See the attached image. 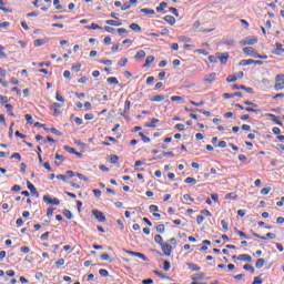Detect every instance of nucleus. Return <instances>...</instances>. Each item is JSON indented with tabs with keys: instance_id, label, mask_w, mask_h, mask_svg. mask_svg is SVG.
<instances>
[{
	"instance_id": "nucleus-14",
	"label": "nucleus",
	"mask_w": 284,
	"mask_h": 284,
	"mask_svg": "<svg viewBox=\"0 0 284 284\" xmlns=\"http://www.w3.org/2000/svg\"><path fill=\"white\" fill-rule=\"evenodd\" d=\"M128 254H130V256H136L138 258H141L142 261H148V257L143 253L129 251Z\"/></svg>"
},
{
	"instance_id": "nucleus-46",
	"label": "nucleus",
	"mask_w": 284,
	"mask_h": 284,
	"mask_svg": "<svg viewBox=\"0 0 284 284\" xmlns=\"http://www.w3.org/2000/svg\"><path fill=\"white\" fill-rule=\"evenodd\" d=\"M88 30H101V27L97 23H91V26L87 27Z\"/></svg>"
},
{
	"instance_id": "nucleus-3",
	"label": "nucleus",
	"mask_w": 284,
	"mask_h": 284,
	"mask_svg": "<svg viewBox=\"0 0 284 284\" xmlns=\"http://www.w3.org/2000/svg\"><path fill=\"white\" fill-rule=\"evenodd\" d=\"M243 53L247 54L248 57H253L254 59H256V57H261V54H258L256 49H254L253 47L243 48Z\"/></svg>"
},
{
	"instance_id": "nucleus-27",
	"label": "nucleus",
	"mask_w": 284,
	"mask_h": 284,
	"mask_svg": "<svg viewBox=\"0 0 284 284\" xmlns=\"http://www.w3.org/2000/svg\"><path fill=\"white\" fill-rule=\"evenodd\" d=\"M184 183H186V185H196V179H194V178H186L185 180H184Z\"/></svg>"
},
{
	"instance_id": "nucleus-59",
	"label": "nucleus",
	"mask_w": 284,
	"mask_h": 284,
	"mask_svg": "<svg viewBox=\"0 0 284 284\" xmlns=\"http://www.w3.org/2000/svg\"><path fill=\"white\" fill-rule=\"evenodd\" d=\"M252 284H263V280L260 276L254 277V281Z\"/></svg>"
},
{
	"instance_id": "nucleus-20",
	"label": "nucleus",
	"mask_w": 284,
	"mask_h": 284,
	"mask_svg": "<svg viewBox=\"0 0 284 284\" xmlns=\"http://www.w3.org/2000/svg\"><path fill=\"white\" fill-rule=\"evenodd\" d=\"M105 23H106V26H113L115 28L123 26V23L121 21H115V20H106Z\"/></svg>"
},
{
	"instance_id": "nucleus-16",
	"label": "nucleus",
	"mask_w": 284,
	"mask_h": 284,
	"mask_svg": "<svg viewBox=\"0 0 284 284\" xmlns=\"http://www.w3.org/2000/svg\"><path fill=\"white\" fill-rule=\"evenodd\" d=\"M186 266L189 267V270H191V272H201V266H199V264H194V263H186Z\"/></svg>"
},
{
	"instance_id": "nucleus-48",
	"label": "nucleus",
	"mask_w": 284,
	"mask_h": 284,
	"mask_svg": "<svg viewBox=\"0 0 284 284\" xmlns=\"http://www.w3.org/2000/svg\"><path fill=\"white\" fill-rule=\"evenodd\" d=\"M221 225L225 232H227V230H230V226L225 220H221Z\"/></svg>"
},
{
	"instance_id": "nucleus-28",
	"label": "nucleus",
	"mask_w": 284,
	"mask_h": 284,
	"mask_svg": "<svg viewBox=\"0 0 284 284\" xmlns=\"http://www.w3.org/2000/svg\"><path fill=\"white\" fill-rule=\"evenodd\" d=\"M129 28L130 30H133V32H141V26L136 23H131Z\"/></svg>"
},
{
	"instance_id": "nucleus-42",
	"label": "nucleus",
	"mask_w": 284,
	"mask_h": 284,
	"mask_svg": "<svg viewBox=\"0 0 284 284\" xmlns=\"http://www.w3.org/2000/svg\"><path fill=\"white\" fill-rule=\"evenodd\" d=\"M53 6H55V10H63V6H61L60 0H53Z\"/></svg>"
},
{
	"instance_id": "nucleus-61",
	"label": "nucleus",
	"mask_w": 284,
	"mask_h": 284,
	"mask_svg": "<svg viewBox=\"0 0 284 284\" xmlns=\"http://www.w3.org/2000/svg\"><path fill=\"white\" fill-rule=\"evenodd\" d=\"M149 210H150V212H159V206L152 204V205L149 206Z\"/></svg>"
},
{
	"instance_id": "nucleus-38",
	"label": "nucleus",
	"mask_w": 284,
	"mask_h": 284,
	"mask_svg": "<svg viewBox=\"0 0 284 284\" xmlns=\"http://www.w3.org/2000/svg\"><path fill=\"white\" fill-rule=\"evenodd\" d=\"M154 241H155V243H158V245H162L164 243L163 236H161L159 234L154 236Z\"/></svg>"
},
{
	"instance_id": "nucleus-26",
	"label": "nucleus",
	"mask_w": 284,
	"mask_h": 284,
	"mask_svg": "<svg viewBox=\"0 0 284 284\" xmlns=\"http://www.w3.org/2000/svg\"><path fill=\"white\" fill-rule=\"evenodd\" d=\"M140 12H142V14H156V11H154V9H141Z\"/></svg>"
},
{
	"instance_id": "nucleus-35",
	"label": "nucleus",
	"mask_w": 284,
	"mask_h": 284,
	"mask_svg": "<svg viewBox=\"0 0 284 284\" xmlns=\"http://www.w3.org/2000/svg\"><path fill=\"white\" fill-rule=\"evenodd\" d=\"M135 59L138 60L145 59V52L143 50L138 51L135 54Z\"/></svg>"
},
{
	"instance_id": "nucleus-44",
	"label": "nucleus",
	"mask_w": 284,
	"mask_h": 284,
	"mask_svg": "<svg viewBox=\"0 0 284 284\" xmlns=\"http://www.w3.org/2000/svg\"><path fill=\"white\" fill-rule=\"evenodd\" d=\"M130 108H132V102H130L129 100H126L124 102V112H130Z\"/></svg>"
},
{
	"instance_id": "nucleus-18",
	"label": "nucleus",
	"mask_w": 284,
	"mask_h": 284,
	"mask_svg": "<svg viewBox=\"0 0 284 284\" xmlns=\"http://www.w3.org/2000/svg\"><path fill=\"white\" fill-rule=\"evenodd\" d=\"M154 63V55L146 57L145 63L143 64V68H150Z\"/></svg>"
},
{
	"instance_id": "nucleus-53",
	"label": "nucleus",
	"mask_w": 284,
	"mask_h": 284,
	"mask_svg": "<svg viewBox=\"0 0 284 284\" xmlns=\"http://www.w3.org/2000/svg\"><path fill=\"white\" fill-rule=\"evenodd\" d=\"M175 130H179V132H183L185 130V124H175Z\"/></svg>"
},
{
	"instance_id": "nucleus-30",
	"label": "nucleus",
	"mask_w": 284,
	"mask_h": 284,
	"mask_svg": "<svg viewBox=\"0 0 284 284\" xmlns=\"http://www.w3.org/2000/svg\"><path fill=\"white\" fill-rule=\"evenodd\" d=\"M55 101H58L59 103H65V98H63L62 94L57 91Z\"/></svg>"
},
{
	"instance_id": "nucleus-1",
	"label": "nucleus",
	"mask_w": 284,
	"mask_h": 284,
	"mask_svg": "<svg viewBox=\"0 0 284 284\" xmlns=\"http://www.w3.org/2000/svg\"><path fill=\"white\" fill-rule=\"evenodd\" d=\"M274 90H276V92L284 90V74H277L275 77V84H274Z\"/></svg>"
},
{
	"instance_id": "nucleus-52",
	"label": "nucleus",
	"mask_w": 284,
	"mask_h": 284,
	"mask_svg": "<svg viewBox=\"0 0 284 284\" xmlns=\"http://www.w3.org/2000/svg\"><path fill=\"white\" fill-rule=\"evenodd\" d=\"M171 264L169 261H164L163 270L164 272H170Z\"/></svg>"
},
{
	"instance_id": "nucleus-2",
	"label": "nucleus",
	"mask_w": 284,
	"mask_h": 284,
	"mask_svg": "<svg viewBox=\"0 0 284 284\" xmlns=\"http://www.w3.org/2000/svg\"><path fill=\"white\" fill-rule=\"evenodd\" d=\"M251 234L255 239H260V241H267V239L271 240V241H274V239H276V234H274V233H267L266 236H261L256 232L251 231Z\"/></svg>"
},
{
	"instance_id": "nucleus-7",
	"label": "nucleus",
	"mask_w": 284,
	"mask_h": 284,
	"mask_svg": "<svg viewBox=\"0 0 284 284\" xmlns=\"http://www.w3.org/2000/svg\"><path fill=\"white\" fill-rule=\"evenodd\" d=\"M151 103H161V101H166V103H170V100H168V95H153L150 98Z\"/></svg>"
},
{
	"instance_id": "nucleus-13",
	"label": "nucleus",
	"mask_w": 284,
	"mask_h": 284,
	"mask_svg": "<svg viewBox=\"0 0 284 284\" xmlns=\"http://www.w3.org/2000/svg\"><path fill=\"white\" fill-rule=\"evenodd\" d=\"M268 119L273 121V123H276V125H283V121H281V118L274 115L273 113L267 114Z\"/></svg>"
},
{
	"instance_id": "nucleus-5",
	"label": "nucleus",
	"mask_w": 284,
	"mask_h": 284,
	"mask_svg": "<svg viewBox=\"0 0 284 284\" xmlns=\"http://www.w3.org/2000/svg\"><path fill=\"white\" fill-rule=\"evenodd\" d=\"M215 81H216V73L215 72L206 74L203 79V83L205 85H211V83H214Z\"/></svg>"
},
{
	"instance_id": "nucleus-12",
	"label": "nucleus",
	"mask_w": 284,
	"mask_h": 284,
	"mask_svg": "<svg viewBox=\"0 0 284 284\" xmlns=\"http://www.w3.org/2000/svg\"><path fill=\"white\" fill-rule=\"evenodd\" d=\"M276 50L272 51L273 54H276L277 57H281V54L284 53L283 44L281 42L275 43Z\"/></svg>"
},
{
	"instance_id": "nucleus-40",
	"label": "nucleus",
	"mask_w": 284,
	"mask_h": 284,
	"mask_svg": "<svg viewBox=\"0 0 284 284\" xmlns=\"http://www.w3.org/2000/svg\"><path fill=\"white\" fill-rule=\"evenodd\" d=\"M62 214H64L65 219H68V221L72 220V212L70 210H64L62 212Z\"/></svg>"
},
{
	"instance_id": "nucleus-34",
	"label": "nucleus",
	"mask_w": 284,
	"mask_h": 284,
	"mask_svg": "<svg viewBox=\"0 0 284 284\" xmlns=\"http://www.w3.org/2000/svg\"><path fill=\"white\" fill-rule=\"evenodd\" d=\"M63 150L65 152H69V154H77V150H74V148H71V146L64 145Z\"/></svg>"
},
{
	"instance_id": "nucleus-45",
	"label": "nucleus",
	"mask_w": 284,
	"mask_h": 284,
	"mask_svg": "<svg viewBox=\"0 0 284 284\" xmlns=\"http://www.w3.org/2000/svg\"><path fill=\"white\" fill-rule=\"evenodd\" d=\"M270 192H272L271 187H264V189L261 190V194L263 196H267V194H270Z\"/></svg>"
},
{
	"instance_id": "nucleus-56",
	"label": "nucleus",
	"mask_w": 284,
	"mask_h": 284,
	"mask_svg": "<svg viewBox=\"0 0 284 284\" xmlns=\"http://www.w3.org/2000/svg\"><path fill=\"white\" fill-rule=\"evenodd\" d=\"M53 214H54V207H49V209L47 210V216L52 217Z\"/></svg>"
},
{
	"instance_id": "nucleus-49",
	"label": "nucleus",
	"mask_w": 284,
	"mask_h": 284,
	"mask_svg": "<svg viewBox=\"0 0 284 284\" xmlns=\"http://www.w3.org/2000/svg\"><path fill=\"white\" fill-rule=\"evenodd\" d=\"M235 232L241 236V239L250 240V236H246L243 231H239V229H235Z\"/></svg>"
},
{
	"instance_id": "nucleus-32",
	"label": "nucleus",
	"mask_w": 284,
	"mask_h": 284,
	"mask_svg": "<svg viewBox=\"0 0 284 284\" xmlns=\"http://www.w3.org/2000/svg\"><path fill=\"white\" fill-rule=\"evenodd\" d=\"M166 6H168V2H161L159 7H156V12H163Z\"/></svg>"
},
{
	"instance_id": "nucleus-57",
	"label": "nucleus",
	"mask_w": 284,
	"mask_h": 284,
	"mask_svg": "<svg viewBox=\"0 0 284 284\" xmlns=\"http://www.w3.org/2000/svg\"><path fill=\"white\" fill-rule=\"evenodd\" d=\"M20 252H22V254H30V247H28V246H22V247L20 248Z\"/></svg>"
},
{
	"instance_id": "nucleus-22",
	"label": "nucleus",
	"mask_w": 284,
	"mask_h": 284,
	"mask_svg": "<svg viewBox=\"0 0 284 284\" xmlns=\"http://www.w3.org/2000/svg\"><path fill=\"white\" fill-rule=\"evenodd\" d=\"M265 265V258H258L256 262H255V267L256 270H261V267H263Z\"/></svg>"
},
{
	"instance_id": "nucleus-19",
	"label": "nucleus",
	"mask_w": 284,
	"mask_h": 284,
	"mask_svg": "<svg viewBox=\"0 0 284 284\" xmlns=\"http://www.w3.org/2000/svg\"><path fill=\"white\" fill-rule=\"evenodd\" d=\"M240 65L242 68H245L247 65H254V60L253 59H248V60H241L240 61Z\"/></svg>"
},
{
	"instance_id": "nucleus-54",
	"label": "nucleus",
	"mask_w": 284,
	"mask_h": 284,
	"mask_svg": "<svg viewBox=\"0 0 284 284\" xmlns=\"http://www.w3.org/2000/svg\"><path fill=\"white\" fill-rule=\"evenodd\" d=\"M232 90H245V85H243V84H234L232 87Z\"/></svg>"
},
{
	"instance_id": "nucleus-64",
	"label": "nucleus",
	"mask_w": 284,
	"mask_h": 284,
	"mask_svg": "<svg viewBox=\"0 0 284 284\" xmlns=\"http://www.w3.org/2000/svg\"><path fill=\"white\" fill-rule=\"evenodd\" d=\"M153 283H154V280H152V278H148V280L142 281V284H153Z\"/></svg>"
},
{
	"instance_id": "nucleus-62",
	"label": "nucleus",
	"mask_w": 284,
	"mask_h": 284,
	"mask_svg": "<svg viewBox=\"0 0 284 284\" xmlns=\"http://www.w3.org/2000/svg\"><path fill=\"white\" fill-rule=\"evenodd\" d=\"M211 199H212V201H214V203H219V194L212 193Z\"/></svg>"
},
{
	"instance_id": "nucleus-4",
	"label": "nucleus",
	"mask_w": 284,
	"mask_h": 284,
	"mask_svg": "<svg viewBox=\"0 0 284 284\" xmlns=\"http://www.w3.org/2000/svg\"><path fill=\"white\" fill-rule=\"evenodd\" d=\"M44 203H48L49 205H61V201L57 197L50 196V195H44L43 196Z\"/></svg>"
},
{
	"instance_id": "nucleus-11",
	"label": "nucleus",
	"mask_w": 284,
	"mask_h": 284,
	"mask_svg": "<svg viewBox=\"0 0 284 284\" xmlns=\"http://www.w3.org/2000/svg\"><path fill=\"white\" fill-rule=\"evenodd\" d=\"M217 59L222 65H227V59H230V53H217Z\"/></svg>"
},
{
	"instance_id": "nucleus-31",
	"label": "nucleus",
	"mask_w": 284,
	"mask_h": 284,
	"mask_svg": "<svg viewBox=\"0 0 284 284\" xmlns=\"http://www.w3.org/2000/svg\"><path fill=\"white\" fill-rule=\"evenodd\" d=\"M99 274H100V276H102L103 278H108V276H110V272H108V270H104V268H100V270H99Z\"/></svg>"
},
{
	"instance_id": "nucleus-51",
	"label": "nucleus",
	"mask_w": 284,
	"mask_h": 284,
	"mask_svg": "<svg viewBox=\"0 0 284 284\" xmlns=\"http://www.w3.org/2000/svg\"><path fill=\"white\" fill-rule=\"evenodd\" d=\"M209 61L210 63H217L219 61V55L215 57V55H209Z\"/></svg>"
},
{
	"instance_id": "nucleus-8",
	"label": "nucleus",
	"mask_w": 284,
	"mask_h": 284,
	"mask_svg": "<svg viewBox=\"0 0 284 284\" xmlns=\"http://www.w3.org/2000/svg\"><path fill=\"white\" fill-rule=\"evenodd\" d=\"M161 250L164 254V256H172V245L168 244V243H163L161 244Z\"/></svg>"
},
{
	"instance_id": "nucleus-43",
	"label": "nucleus",
	"mask_w": 284,
	"mask_h": 284,
	"mask_svg": "<svg viewBox=\"0 0 284 284\" xmlns=\"http://www.w3.org/2000/svg\"><path fill=\"white\" fill-rule=\"evenodd\" d=\"M6 48L3 45L0 44V58L1 59H7L8 58V54H6Z\"/></svg>"
},
{
	"instance_id": "nucleus-25",
	"label": "nucleus",
	"mask_w": 284,
	"mask_h": 284,
	"mask_svg": "<svg viewBox=\"0 0 284 284\" xmlns=\"http://www.w3.org/2000/svg\"><path fill=\"white\" fill-rule=\"evenodd\" d=\"M239 81V77H236L235 74H231L226 78V83H234Z\"/></svg>"
},
{
	"instance_id": "nucleus-6",
	"label": "nucleus",
	"mask_w": 284,
	"mask_h": 284,
	"mask_svg": "<svg viewBox=\"0 0 284 284\" xmlns=\"http://www.w3.org/2000/svg\"><path fill=\"white\" fill-rule=\"evenodd\" d=\"M93 216L99 221L100 223H105V214L99 210H93L92 211Z\"/></svg>"
},
{
	"instance_id": "nucleus-55",
	"label": "nucleus",
	"mask_w": 284,
	"mask_h": 284,
	"mask_svg": "<svg viewBox=\"0 0 284 284\" xmlns=\"http://www.w3.org/2000/svg\"><path fill=\"white\" fill-rule=\"evenodd\" d=\"M203 221H205V217L203 215H197L196 216V223L197 225H201L203 223Z\"/></svg>"
},
{
	"instance_id": "nucleus-10",
	"label": "nucleus",
	"mask_w": 284,
	"mask_h": 284,
	"mask_svg": "<svg viewBox=\"0 0 284 284\" xmlns=\"http://www.w3.org/2000/svg\"><path fill=\"white\" fill-rule=\"evenodd\" d=\"M60 108H63V105H61V104L58 103V102H53V103L51 104L50 110H52L54 116H59V114H61V110H59Z\"/></svg>"
},
{
	"instance_id": "nucleus-33",
	"label": "nucleus",
	"mask_w": 284,
	"mask_h": 284,
	"mask_svg": "<svg viewBox=\"0 0 284 284\" xmlns=\"http://www.w3.org/2000/svg\"><path fill=\"white\" fill-rule=\"evenodd\" d=\"M156 232H159V234H163L165 233V224H159L156 227H155Z\"/></svg>"
},
{
	"instance_id": "nucleus-39",
	"label": "nucleus",
	"mask_w": 284,
	"mask_h": 284,
	"mask_svg": "<svg viewBox=\"0 0 284 284\" xmlns=\"http://www.w3.org/2000/svg\"><path fill=\"white\" fill-rule=\"evenodd\" d=\"M237 196L239 195H236V193L232 192V193H227L225 195V199L234 201L235 199H237Z\"/></svg>"
},
{
	"instance_id": "nucleus-47",
	"label": "nucleus",
	"mask_w": 284,
	"mask_h": 284,
	"mask_svg": "<svg viewBox=\"0 0 284 284\" xmlns=\"http://www.w3.org/2000/svg\"><path fill=\"white\" fill-rule=\"evenodd\" d=\"M3 6H6V2H3V0H0V10H2V12L8 14V12H10V10H8L7 8H3Z\"/></svg>"
},
{
	"instance_id": "nucleus-29",
	"label": "nucleus",
	"mask_w": 284,
	"mask_h": 284,
	"mask_svg": "<svg viewBox=\"0 0 284 284\" xmlns=\"http://www.w3.org/2000/svg\"><path fill=\"white\" fill-rule=\"evenodd\" d=\"M106 83H111L113 85H119V79H116L115 77L108 78Z\"/></svg>"
},
{
	"instance_id": "nucleus-36",
	"label": "nucleus",
	"mask_w": 284,
	"mask_h": 284,
	"mask_svg": "<svg viewBox=\"0 0 284 284\" xmlns=\"http://www.w3.org/2000/svg\"><path fill=\"white\" fill-rule=\"evenodd\" d=\"M118 34H120V37H128V29L125 28L118 29Z\"/></svg>"
},
{
	"instance_id": "nucleus-58",
	"label": "nucleus",
	"mask_w": 284,
	"mask_h": 284,
	"mask_svg": "<svg viewBox=\"0 0 284 284\" xmlns=\"http://www.w3.org/2000/svg\"><path fill=\"white\" fill-rule=\"evenodd\" d=\"M61 265H65V260L60 258V260H58V261L55 262V266H57V267H61Z\"/></svg>"
},
{
	"instance_id": "nucleus-17",
	"label": "nucleus",
	"mask_w": 284,
	"mask_h": 284,
	"mask_svg": "<svg viewBox=\"0 0 284 284\" xmlns=\"http://www.w3.org/2000/svg\"><path fill=\"white\" fill-rule=\"evenodd\" d=\"M164 21H166L169 26H174L176 23V18H174V16H165Z\"/></svg>"
},
{
	"instance_id": "nucleus-15",
	"label": "nucleus",
	"mask_w": 284,
	"mask_h": 284,
	"mask_svg": "<svg viewBox=\"0 0 284 284\" xmlns=\"http://www.w3.org/2000/svg\"><path fill=\"white\" fill-rule=\"evenodd\" d=\"M237 261H244L245 263H252V255L241 254V255H239Z\"/></svg>"
},
{
	"instance_id": "nucleus-37",
	"label": "nucleus",
	"mask_w": 284,
	"mask_h": 284,
	"mask_svg": "<svg viewBox=\"0 0 284 284\" xmlns=\"http://www.w3.org/2000/svg\"><path fill=\"white\" fill-rule=\"evenodd\" d=\"M139 136H141L143 143H150V141H151L150 138L146 136L143 132H140Z\"/></svg>"
},
{
	"instance_id": "nucleus-63",
	"label": "nucleus",
	"mask_w": 284,
	"mask_h": 284,
	"mask_svg": "<svg viewBox=\"0 0 284 284\" xmlns=\"http://www.w3.org/2000/svg\"><path fill=\"white\" fill-rule=\"evenodd\" d=\"M11 159H17V161H21V154L20 153H13V154H11Z\"/></svg>"
},
{
	"instance_id": "nucleus-60",
	"label": "nucleus",
	"mask_w": 284,
	"mask_h": 284,
	"mask_svg": "<svg viewBox=\"0 0 284 284\" xmlns=\"http://www.w3.org/2000/svg\"><path fill=\"white\" fill-rule=\"evenodd\" d=\"M171 101H181L183 103V97L173 95L171 97Z\"/></svg>"
},
{
	"instance_id": "nucleus-9",
	"label": "nucleus",
	"mask_w": 284,
	"mask_h": 284,
	"mask_svg": "<svg viewBox=\"0 0 284 284\" xmlns=\"http://www.w3.org/2000/svg\"><path fill=\"white\" fill-rule=\"evenodd\" d=\"M256 43H258V38L256 37L242 40V45H256Z\"/></svg>"
},
{
	"instance_id": "nucleus-50",
	"label": "nucleus",
	"mask_w": 284,
	"mask_h": 284,
	"mask_svg": "<svg viewBox=\"0 0 284 284\" xmlns=\"http://www.w3.org/2000/svg\"><path fill=\"white\" fill-rule=\"evenodd\" d=\"M75 176L78 179H80V181H85V183H88V181H89V179L85 175L81 174V173H77Z\"/></svg>"
},
{
	"instance_id": "nucleus-24",
	"label": "nucleus",
	"mask_w": 284,
	"mask_h": 284,
	"mask_svg": "<svg viewBox=\"0 0 284 284\" xmlns=\"http://www.w3.org/2000/svg\"><path fill=\"white\" fill-rule=\"evenodd\" d=\"M109 163H111V164H116V163H119V155L111 154V155L109 156Z\"/></svg>"
},
{
	"instance_id": "nucleus-21",
	"label": "nucleus",
	"mask_w": 284,
	"mask_h": 284,
	"mask_svg": "<svg viewBox=\"0 0 284 284\" xmlns=\"http://www.w3.org/2000/svg\"><path fill=\"white\" fill-rule=\"evenodd\" d=\"M159 119L154 118L152 119L149 123H146L144 126L145 128H156V123H159Z\"/></svg>"
},
{
	"instance_id": "nucleus-41",
	"label": "nucleus",
	"mask_w": 284,
	"mask_h": 284,
	"mask_svg": "<svg viewBox=\"0 0 284 284\" xmlns=\"http://www.w3.org/2000/svg\"><path fill=\"white\" fill-rule=\"evenodd\" d=\"M243 270L251 272V274H254V272H256V270H254V266H252L250 264L244 265Z\"/></svg>"
},
{
	"instance_id": "nucleus-23",
	"label": "nucleus",
	"mask_w": 284,
	"mask_h": 284,
	"mask_svg": "<svg viewBox=\"0 0 284 284\" xmlns=\"http://www.w3.org/2000/svg\"><path fill=\"white\" fill-rule=\"evenodd\" d=\"M27 186L28 190H30L31 194H37V187L34 186V184H32V182L28 181Z\"/></svg>"
}]
</instances>
